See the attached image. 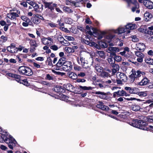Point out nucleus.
<instances>
[{"label":"nucleus","instance_id":"4","mask_svg":"<svg viewBox=\"0 0 153 153\" xmlns=\"http://www.w3.org/2000/svg\"><path fill=\"white\" fill-rule=\"evenodd\" d=\"M43 4L45 8H48L50 9L52 13L54 10L55 7H57V4L52 2H48L45 1H43Z\"/></svg>","mask_w":153,"mask_h":153},{"label":"nucleus","instance_id":"35","mask_svg":"<svg viewBox=\"0 0 153 153\" xmlns=\"http://www.w3.org/2000/svg\"><path fill=\"white\" fill-rule=\"evenodd\" d=\"M65 50L68 53H73L74 52V50L73 48L68 47L65 48Z\"/></svg>","mask_w":153,"mask_h":153},{"label":"nucleus","instance_id":"20","mask_svg":"<svg viewBox=\"0 0 153 153\" xmlns=\"http://www.w3.org/2000/svg\"><path fill=\"white\" fill-rule=\"evenodd\" d=\"M136 46L137 49L142 51H143L145 49V46L143 43H138L136 45Z\"/></svg>","mask_w":153,"mask_h":153},{"label":"nucleus","instance_id":"27","mask_svg":"<svg viewBox=\"0 0 153 153\" xmlns=\"http://www.w3.org/2000/svg\"><path fill=\"white\" fill-rule=\"evenodd\" d=\"M27 67L25 66H22L19 67V71L21 74H25L26 69H27Z\"/></svg>","mask_w":153,"mask_h":153},{"label":"nucleus","instance_id":"1","mask_svg":"<svg viewBox=\"0 0 153 153\" xmlns=\"http://www.w3.org/2000/svg\"><path fill=\"white\" fill-rule=\"evenodd\" d=\"M145 74V72L139 70L132 71L131 74L129 76L130 82H133L134 81H137L140 77L142 76L143 77Z\"/></svg>","mask_w":153,"mask_h":153},{"label":"nucleus","instance_id":"64","mask_svg":"<svg viewBox=\"0 0 153 153\" xmlns=\"http://www.w3.org/2000/svg\"><path fill=\"white\" fill-rule=\"evenodd\" d=\"M144 57H138L137 59V61L139 62H142L143 61V58Z\"/></svg>","mask_w":153,"mask_h":153},{"label":"nucleus","instance_id":"50","mask_svg":"<svg viewBox=\"0 0 153 153\" xmlns=\"http://www.w3.org/2000/svg\"><path fill=\"white\" fill-rule=\"evenodd\" d=\"M150 109L151 108H150V106H147L144 108L143 109V111H144V112H148L149 111Z\"/></svg>","mask_w":153,"mask_h":153},{"label":"nucleus","instance_id":"2","mask_svg":"<svg viewBox=\"0 0 153 153\" xmlns=\"http://www.w3.org/2000/svg\"><path fill=\"white\" fill-rule=\"evenodd\" d=\"M146 122L143 120H139L138 119L135 120L133 121L131 125L134 127L138 128L143 130H146L147 128L145 127L146 125Z\"/></svg>","mask_w":153,"mask_h":153},{"label":"nucleus","instance_id":"52","mask_svg":"<svg viewBox=\"0 0 153 153\" xmlns=\"http://www.w3.org/2000/svg\"><path fill=\"white\" fill-rule=\"evenodd\" d=\"M53 77L51 76L49 74H47L46 76V79L49 80H53Z\"/></svg>","mask_w":153,"mask_h":153},{"label":"nucleus","instance_id":"10","mask_svg":"<svg viewBox=\"0 0 153 153\" xmlns=\"http://www.w3.org/2000/svg\"><path fill=\"white\" fill-rule=\"evenodd\" d=\"M143 3L144 5L149 9L153 8V2L149 0H144Z\"/></svg>","mask_w":153,"mask_h":153},{"label":"nucleus","instance_id":"7","mask_svg":"<svg viewBox=\"0 0 153 153\" xmlns=\"http://www.w3.org/2000/svg\"><path fill=\"white\" fill-rule=\"evenodd\" d=\"M61 68H62L63 70L65 71H70L72 68V65L70 62H65Z\"/></svg>","mask_w":153,"mask_h":153},{"label":"nucleus","instance_id":"54","mask_svg":"<svg viewBox=\"0 0 153 153\" xmlns=\"http://www.w3.org/2000/svg\"><path fill=\"white\" fill-rule=\"evenodd\" d=\"M126 100L128 101L136 100L138 101H142V100H141L139 99H136L135 98H127Z\"/></svg>","mask_w":153,"mask_h":153},{"label":"nucleus","instance_id":"23","mask_svg":"<svg viewBox=\"0 0 153 153\" xmlns=\"http://www.w3.org/2000/svg\"><path fill=\"white\" fill-rule=\"evenodd\" d=\"M131 109L134 111H137L141 109L140 106L136 104L132 105L131 107Z\"/></svg>","mask_w":153,"mask_h":153},{"label":"nucleus","instance_id":"47","mask_svg":"<svg viewBox=\"0 0 153 153\" xmlns=\"http://www.w3.org/2000/svg\"><path fill=\"white\" fill-rule=\"evenodd\" d=\"M149 99L147 101V102L149 103L153 102V93L150 94L149 96Z\"/></svg>","mask_w":153,"mask_h":153},{"label":"nucleus","instance_id":"40","mask_svg":"<svg viewBox=\"0 0 153 153\" xmlns=\"http://www.w3.org/2000/svg\"><path fill=\"white\" fill-rule=\"evenodd\" d=\"M21 19L26 22H30V19L25 16H22L21 17Z\"/></svg>","mask_w":153,"mask_h":153},{"label":"nucleus","instance_id":"13","mask_svg":"<svg viewBox=\"0 0 153 153\" xmlns=\"http://www.w3.org/2000/svg\"><path fill=\"white\" fill-rule=\"evenodd\" d=\"M30 51L33 52L35 49L36 47L38 45L35 40H30Z\"/></svg>","mask_w":153,"mask_h":153},{"label":"nucleus","instance_id":"16","mask_svg":"<svg viewBox=\"0 0 153 153\" xmlns=\"http://www.w3.org/2000/svg\"><path fill=\"white\" fill-rule=\"evenodd\" d=\"M7 17L11 20H16L17 17H19L18 14L15 12H11L7 14Z\"/></svg>","mask_w":153,"mask_h":153},{"label":"nucleus","instance_id":"51","mask_svg":"<svg viewBox=\"0 0 153 153\" xmlns=\"http://www.w3.org/2000/svg\"><path fill=\"white\" fill-rule=\"evenodd\" d=\"M112 82H113L114 83H115L116 82L115 80L111 79V80H109L107 81H106L105 82V83L106 84H110Z\"/></svg>","mask_w":153,"mask_h":153},{"label":"nucleus","instance_id":"48","mask_svg":"<svg viewBox=\"0 0 153 153\" xmlns=\"http://www.w3.org/2000/svg\"><path fill=\"white\" fill-rule=\"evenodd\" d=\"M63 45L65 46H68L70 43L67 40L64 39V40L62 41Z\"/></svg>","mask_w":153,"mask_h":153},{"label":"nucleus","instance_id":"15","mask_svg":"<svg viewBox=\"0 0 153 153\" xmlns=\"http://www.w3.org/2000/svg\"><path fill=\"white\" fill-rule=\"evenodd\" d=\"M125 89L126 91H128L131 94H137L138 90V88H137L128 87H125Z\"/></svg>","mask_w":153,"mask_h":153},{"label":"nucleus","instance_id":"31","mask_svg":"<svg viewBox=\"0 0 153 153\" xmlns=\"http://www.w3.org/2000/svg\"><path fill=\"white\" fill-rule=\"evenodd\" d=\"M145 61L149 65H153V59L148 57H146Z\"/></svg>","mask_w":153,"mask_h":153},{"label":"nucleus","instance_id":"42","mask_svg":"<svg viewBox=\"0 0 153 153\" xmlns=\"http://www.w3.org/2000/svg\"><path fill=\"white\" fill-rule=\"evenodd\" d=\"M138 95L141 97H145L147 96V91H141L138 93Z\"/></svg>","mask_w":153,"mask_h":153},{"label":"nucleus","instance_id":"57","mask_svg":"<svg viewBox=\"0 0 153 153\" xmlns=\"http://www.w3.org/2000/svg\"><path fill=\"white\" fill-rule=\"evenodd\" d=\"M103 103L102 102H99V104H97L96 105L97 107L98 108H101V106L102 105Z\"/></svg>","mask_w":153,"mask_h":153},{"label":"nucleus","instance_id":"60","mask_svg":"<svg viewBox=\"0 0 153 153\" xmlns=\"http://www.w3.org/2000/svg\"><path fill=\"white\" fill-rule=\"evenodd\" d=\"M59 28L60 30L65 32H68L69 31L67 28H65L63 27H61Z\"/></svg>","mask_w":153,"mask_h":153},{"label":"nucleus","instance_id":"14","mask_svg":"<svg viewBox=\"0 0 153 153\" xmlns=\"http://www.w3.org/2000/svg\"><path fill=\"white\" fill-rule=\"evenodd\" d=\"M118 74H119L117 76V78L118 79H121V80H123V82H125L126 81L127 77L124 73L121 72H118Z\"/></svg>","mask_w":153,"mask_h":153},{"label":"nucleus","instance_id":"29","mask_svg":"<svg viewBox=\"0 0 153 153\" xmlns=\"http://www.w3.org/2000/svg\"><path fill=\"white\" fill-rule=\"evenodd\" d=\"M95 69L97 71L101 73L103 71V68L99 65L97 64L95 65Z\"/></svg>","mask_w":153,"mask_h":153},{"label":"nucleus","instance_id":"43","mask_svg":"<svg viewBox=\"0 0 153 153\" xmlns=\"http://www.w3.org/2000/svg\"><path fill=\"white\" fill-rule=\"evenodd\" d=\"M132 38V41L134 42H137L139 41V39L135 35H132L131 36Z\"/></svg>","mask_w":153,"mask_h":153},{"label":"nucleus","instance_id":"12","mask_svg":"<svg viewBox=\"0 0 153 153\" xmlns=\"http://www.w3.org/2000/svg\"><path fill=\"white\" fill-rule=\"evenodd\" d=\"M42 40L44 45H50L52 43V40L50 37L48 38H43L42 39Z\"/></svg>","mask_w":153,"mask_h":153},{"label":"nucleus","instance_id":"9","mask_svg":"<svg viewBox=\"0 0 153 153\" xmlns=\"http://www.w3.org/2000/svg\"><path fill=\"white\" fill-rule=\"evenodd\" d=\"M114 32L118 34H121L126 32L127 33H128L130 31V30H126V28L124 27H120L117 30H115Z\"/></svg>","mask_w":153,"mask_h":153},{"label":"nucleus","instance_id":"18","mask_svg":"<svg viewBox=\"0 0 153 153\" xmlns=\"http://www.w3.org/2000/svg\"><path fill=\"white\" fill-rule=\"evenodd\" d=\"M148 82L149 80L145 76L144 77V76L143 78L141 81L137 83V85L140 86L144 85H147Z\"/></svg>","mask_w":153,"mask_h":153},{"label":"nucleus","instance_id":"56","mask_svg":"<svg viewBox=\"0 0 153 153\" xmlns=\"http://www.w3.org/2000/svg\"><path fill=\"white\" fill-rule=\"evenodd\" d=\"M95 94H101L102 95H106V93H105L103 92H102L100 91H96L95 93Z\"/></svg>","mask_w":153,"mask_h":153},{"label":"nucleus","instance_id":"36","mask_svg":"<svg viewBox=\"0 0 153 153\" xmlns=\"http://www.w3.org/2000/svg\"><path fill=\"white\" fill-rule=\"evenodd\" d=\"M92 28V27L90 29V27L88 25L86 26V28L87 30L86 32L90 35H92L93 34V32L91 30Z\"/></svg>","mask_w":153,"mask_h":153},{"label":"nucleus","instance_id":"44","mask_svg":"<svg viewBox=\"0 0 153 153\" xmlns=\"http://www.w3.org/2000/svg\"><path fill=\"white\" fill-rule=\"evenodd\" d=\"M63 10L65 12L68 13H71L72 12L71 9L68 7H63Z\"/></svg>","mask_w":153,"mask_h":153},{"label":"nucleus","instance_id":"53","mask_svg":"<svg viewBox=\"0 0 153 153\" xmlns=\"http://www.w3.org/2000/svg\"><path fill=\"white\" fill-rule=\"evenodd\" d=\"M50 48L51 49H52L54 51H56L57 50L58 48V47L55 45L51 46Z\"/></svg>","mask_w":153,"mask_h":153},{"label":"nucleus","instance_id":"21","mask_svg":"<svg viewBox=\"0 0 153 153\" xmlns=\"http://www.w3.org/2000/svg\"><path fill=\"white\" fill-rule=\"evenodd\" d=\"M100 76L102 78H108L111 77L110 74L108 73L105 71H102L100 73Z\"/></svg>","mask_w":153,"mask_h":153},{"label":"nucleus","instance_id":"58","mask_svg":"<svg viewBox=\"0 0 153 153\" xmlns=\"http://www.w3.org/2000/svg\"><path fill=\"white\" fill-rule=\"evenodd\" d=\"M61 96L62 100L64 101H65L67 99L68 97L64 94L61 95Z\"/></svg>","mask_w":153,"mask_h":153},{"label":"nucleus","instance_id":"46","mask_svg":"<svg viewBox=\"0 0 153 153\" xmlns=\"http://www.w3.org/2000/svg\"><path fill=\"white\" fill-rule=\"evenodd\" d=\"M14 76H15L14 78L17 79L16 80V81H17L18 82H20L21 83V82H20L21 80L20 79L21 78L20 76L19 75L15 74Z\"/></svg>","mask_w":153,"mask_h":153},{"label":"nucleus","instance_id":"25","mask_svg":"<svg viewBox=\"0 0 153 153\" xmlns=\"http://www.w3.org/2000/svg\"><path fill=\"white\" fill-rule=\"evenodd\" d=\"M113 56L110 55L109 57L107 59L108 63L110 64L111 65H112L115 63L114 59L113 58Z\"/></svg>","mask_w":153,"mask_h":153},{"label":"nucleus","instance_id":"24","mask_svg":"<svg viewBox=\"0 0 153 153\" xmlns=\"http://www.w3.org/2000/svg\"><path fill=\"white\" fill-rule=\"evenodd\" d=\"M68 76L72 79H75L77 78L76 74L72 72H69L68 73Z\"/></svg>","mask_w":153,"mask_h":153},{"label":"nucleus","instance_id":"6","mask_svg":"<svg viewBox=\"0 0 153 153\" xmlns=\"http://www.w3.org/2000/svg\"><path fill=\"white\" fill-rule=\"evenodd\" d=\"M92 30L93 32V35L94 36H97L98 39H101L105 34L104 32H102L100 33H99L97 30L94 28H92L91 29Z\"/></svg>","mask_w":153,"mask_h":153},{"label":"nucleus","instance_id":"49","mask_svg":"<svg viewBox=\"0 0 153 153\" xmlns=\"http://www.w3.org/2000/svg\"><path fill=\"white\" fill-rule=\"evenodd\" d=\"M48 25L52 27H57V25L53 22L48 23Z\"/></svg>","mask_w":153,"mask_h":153},{"label":"nucleus","instance_id":"59","mask_svg":"<svg viewBox=\"0 0 153 153\" xmlns=\"http://www.w3.org/2000/svg\"><path fill=\"white\" fill-rule=\"evenodd\" d=\"M85 76V74L84 72H81L78 74L77 76L79 77H83Z\"/></svg>","mask_w":153,"mask_h":153},{"label":"nucleus","instance_id":"55","mask_svg":"<svg viewBox=\"0 0 153 153\" xmlns=\"http://www.w3.org/2000/svg\"><path fill=\"white\" fill-rule=\"evenodd\" d=\"M57 23H58L59 25L60 26H63L64 25V23L63 22H62L61 19H58L57 21Z\"/></svg>","mask_w":153,"mask_h":153},{"label":"nucleus","instance_id":"3","mask_svg":"<svg viewBox=\"0 0 153 153\" xmlns=\"http://www.w3.org/2000/svg\"><path fill=\"white\" fill-rule=\"evenodd\" d=\"M5 141L8 144L9 147L11 149H13V147L15 146L16 142L15 140L10 135L8 134H7V137L5 139Z\"/></svg>","mask_w":153,"mask_h":153},{"label":"nucleus","instance_id":"26","mask_svg":"<svg viewBox=\"0 0 153 153\" xmlns=\"http://www.w3.org/2000/svg\"><path fill=\"white\" fill-rule=\"evenodd\" d=\"M33 73L31 69L27 67V69H26L25 74L24 75L27 76H30L33 75Z\"/></svg>","mask_w":153,"mask_h":153},{"label":"nucleus","instance_id":"45","mask_svg":"<svg viewBox=\"0 0 153 153\" xmlns=\"http://www.w3.org/2000/svg\"><path fill=\"white\" fill-rule=\"evenodd\" d=\"M101 108H100V109L103 110L108 111L109 110V108H108V107L105 105H104L103 104V103L102 105L101 106Z\"/></svg>","mask_w":153,"mask_h":153},{"label":"nucleus","instance_id":"22","mask_svg":"<svg viewBox=\"0 0 153 153\" xmlns=\"http://www.w3.org/2000/svg\"><path fill=\"white\" fill-rule=\"evenodd\" d=\"M136 25L134 24L130 23L127 24L125 26L126 30H133L135 28Z\"/></svg>","mask_w":153,"mask_h":153},{"label":"nucleus","instance_id":"63","mask_svg":"<svg viewBox=\"0 0 153 153\" xmlns=\"http://www.w3.org/2000/svg\"><path fill=\"white\" fill-rule=\"evenodd\" d=\"M115 81L117 82V84H122L123 82V80H121V79H118Z\"/></svg>","mask_w":153,"mask_h":153},{"label":"nucleus","instance_id":"19","mask_svg":"<svg viewBox=\"0 0 153 153\" xmlns=\"http://www.w3.org/2000/svg\"><path fill=\"white\" fill-rule=\"evenodd\" d=\"M153 17L152 15L149 12L146 13L144 15V20L146 21H149Z\"/></svg>","mask_w":153,"mask_h":153},{"label":"nucleus","instance_id":"30","mask_svg":"<svg viewBox=\"0 0 153 153\" xmlns=\"http://www.w3.org/2000/svg\"><path fill=\"white\" fill-rule=\"evenodd\" d=\"M97 53L102 58L104 59L105 58V53L104 51H97Z\"/></svg>","mask_w":153,"mask_h":153},{"label":"nucleus","instance_id":"34","mask_svg":"<svg viewBox=\"0 0 153 153\" xmlns=\"http://www.w3.org/2000/svg\"><path fill=\"white\" fill-rule=\"evenodd\" d=\"M81 41L85 44L89 45L91 46L93 42H91L88 40H86L84 39H81Z\"/></svg>","mask_w":153,"mask_h":153},{"label":"nucleus","instance_id":"11","mask_svg":"<svg viewBox=\"0 0 153 153\" xmlns=\"http://www.w3.org/2000/svg\"><path fill=\"white\" fill-rule=\"evenodd\" d=\"M99 45L100 46L95 43L94 42H93L91 46H94L96 48L98 49H100V46L103 48H106L107 47V45L105 43L103 42H99Z\"/></svg>","mask_w":153,"mask_h":153},{"label":"nucleus","instance_id":"32","mask_svg":"<svg viewBox=\"0 0 153 153\" xmlns=\"http://www.w3.org/2000/svg\"><path fill=\"white\" fill-rule=\"evenodd\" d=\"M65 62L62 59H60L56 64V65L59 67H62L64 65Z\"/></svg>","mask_w":153,"mask_h":153},{"label":"nucleus","instance_id":"37","mask_svg":"<svg viewBox=\"0 0 153 153\" xmlns=\"http://www.w3.org/2000/svg\"><path fill=\"white\" fill-rule=\"evenodd\" d=\"M135 53L136 56L138 57H144V55L141 52L139 51H135Z\"/></svg>","mask_w":153,"mask_h":153},{"label":"nucleus","instance_id":"17","mask_svg":"<svg viewBox=\"0 0 153 153\" xmlns=\"http://www.w3.org/2000/svg\"><path fill=\"white\" fill-rule=\"evenodd\" d=\"M111 66L113 68L111 70L112 74L114 75L119 70L120 67L118 65L115 63L111 65Z\"/></svg>","mask_w":153,"mask_h":153},{"label":"nucleus","instance_id":"39","mask_svg":"<svg viewBox=\"0 0 153 153\" xmlns=\"http://www.w3.org/2000/svg\"><path fill=\"white\" fill-rule=\"evenodd\" d=\"M82 65L83 68L88 69L89 71H90V68L88 64L85 62L82 64Z\"/></svg>","mask_w":153,"mask_h":153},{"label":"nucleus","instance_id":"28","mask_svg":"<svg viewBox=\"0 0 153 153\" xmlns=\"http://www.w3.org/2000/svg\"><path fill=\"white\" fill-rule=\"evenodd\" d=\"M116 92L117 93H116V94H117L118 97L126 96V93L123 90H119L117 91H116Z\"/></svg>","mask_w":153,"mask_h":153},{"label":"nucleus","instance_id":"61","mask_svg":"<svg viewBox=\"0 0 153 153\" xmlns=\"http://www.w3.org/2000/svg\"><path fill=\"white\" fill-rule=\"evenodd\" d=\"M76 81L78 82H84L86 81V80L84 79H77Z\"/></svg>","mask_w":153,"mask_h":153},{"label":"nucleus","instance_id":"8","mask_svg":"<svg viewBox=\"0 0 153 153\" xmlns=\"http://www.w3.org/2000/svg\"><path fill=\"white\" fill-rule=\"evenodd\" d=\"M7 49L8 51L12 53H16L18 51L17 48H16L15 45L13 43L11 44L10 46L7 47Z\"/></svg>","mask_w":153,"mask_h":153},{"label":"nucleus","instance_id":"62","mask_svg":"<svg viewBox=\"0 0 153 153\" xmlns=\"http://www.w3.org/2000/svg\"><path fill=\"white\" fill-rule=\"evenodd\" d=\"M54 90L56 92L58 93L60 91V89L59 87H56L54 88Z\"/></svg>","mask_w":153,"mask_h":153},{"label":"nucleus","instance_id":"38","mask_svg":"<svg viewBox=\"0 0 153 153\" xmlns=\"http://www.w3.org/2000/svg\"><path fill=\"white\" fill-rule=\"evenodd\" d=\"M32 6L33 7L34 10L36 12H39V7L38 5L37 4L34 2Z\"/></svg>","mask_w":153,"mask_h":153},{"label":"nucleus","instance_id":"41","mask_svg":"<svg viewBox=\"0 0 153 153\" xmlns=\"http://www.w3.org/2000/svg\"><path fill=\"white\" fill-rule=\"evenodd\" d=\"M114 59L115 61H116L117 62H120L121 61L122 58L121 56H117L116 55L114 56Z\"/></svg>","mask_w":153,"mask_h":153},{"label":"nucleus","instance_id":"5","mask_svg":"<svg viewBox=\"0 0 153 153\" xmlns=\"http://www.w3.org/2000/svg\"><path fill=\"white\" fill-rule=\"evenodd\" d=\"M107 52L110 53V55L114 56L116 55L117 52L119 51V49L116 47H109L107 48Z\"/></svg>","mask_w":153,"mask_h":153},{"label":"nucleus","instance_id":"33","mask_svg":"<svg viewBox=\"0 0 153 153\" xmlns=\"http://www.w3.org/2000/svg\"><path fill=\"white\" fill-rule=\"evenodd\" d=\"M79 88L80 89L84 90H92L93 88L91 87H87L86 86H82L81 85L79 86Z\"/></svg>","mask_w":153,"mask_h":153}]
</instances>
